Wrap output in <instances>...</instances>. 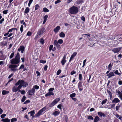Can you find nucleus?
Returning <instances> with one entry per match:
<instances>
[{
  "label": "nucleus",
  "instance_id": "1",
  "mask_svg": "<svg viewBox=\"0 0 122 122\" xmlns=\"http://www.w3.org/2000/svg\"><path fill=\"white\" fill-rule=\"evenodd\" d=\"M28 85V83L25 81L23 80H20L15 84L16 86H18V87L21 89L22 86L26 87Z\"/></svg>",
  "mask_w": 122,
  "mask_h": 122
},
{
  "label": "nucleus",
  "instance_id": "2",
  "mask_svg": "<svg viewBox=\"0 0 122 122\" xmlns=\"http://www.w3.org/2000/svg\"><path fill=\"white\" fill-rule=\"evenodd\" d=\"M20 58L19 53H17L15 58L11 60L10 62L13 64H17L20 62Z\"/></svg>",
  "mask_w": 122,
  "mask_h": 122
},
{
  "label": "nucleus",
  "instance_id": "3",
  "mask_svg": "<svg viewBox=\"0 0 122 122\" xmlns=\"http://www.w3.org/2000/svg\"><path fill=\"white\" fill-rule=\"evenodd\" d=\"M78 11V8L75 6H72L69 9V13L71 14H76Z\"/></svg>",
  "mask_w": 122,
  "mask_h": 122
},
{
  "label": "nucleus",
  "instance_id": "4",
  "mask_svg": "<svg viewBox=\"0 0 122 122\" xmlns=\"http://www.w3.org/2000/svg\"><path fill=\"white\" fill-rule=\"evenodd\" d=\"M45 30V29L44 28H42L40 30H38L36 38H39L41 37L44 32Z\"/></svg>",
  "mask_w": 122,
  "mask_h": 122
},
{
  "label": "nucleus",
  "instance_id": "5",
  "mask_svg": "<svg viewBox=\"0 0 122 122\" xmlns=\"http://www.w3.org/2000/svg\"><path fill=\"white\" fill-rule=\"evenodd\" d=\"M18 66L15 65H10L9 66V68L11 70L15 72L17 70V67Z\"/></svg>",
  "mask_w": 122,
  "mask_h": 122
},
{
  "label": "nucleus",
  "instance_id": "6",
  "mask_svg": "<svg viewBox=\"0 0 122 122\" xmlns=\"http://www.w3.org/2000/svg\"><path fill=\"white\" fill-rule=\"evenodd\" d=\"M46 109V107H44L40 111H39L38 113L36 115V117H38L42 114V113Z\"/></svg>",
  "mask_w": 122,
  "mask_h": 122
},
{
  "label": "nucleus",
  "instance_id": "7",
  "mask_svg": "<svg viewBox=\"0 0 122 122\" xmlns=\"http://www.w3.org/2000/svg\"><path fill=\"white\" fill-rule=\"evenodd\" d=\"M122 49V47L114 48L112 50V51L114 53H116L118 52Z\"/></svg>",
  "mask_w": 122,
  "mask_h": 122
},
{
  "label": "nucleus",
  "instance_id": "8",
  "mask_svg": "<svg viewBox=\"0 0 122 122\" xmlns=\"http://www.w3.org/2000/svg\"><path fill=\"white\" fill-rule=\"evenodd\" d=\"M78 87L79 90L80 91H82L83 89V87L82 86V82H79L78 84Z\"/></svg>",
  "mask_w": 122,
  "mask_h": 122
},
{
  "label": "nucleus",
  "instance_id": "9",
  "mask_svg": "<svg viewBox=\"0 0 122 122\" xmlns=\"http://www.w3.org/2000/svg\"><path fill=\"white\" fill-rule=\"evenodd\" d=\"M35 92V90L32 88L31 89L28 91V93L29 95H32L34 94Z\"/></svg>",
  "mask_w": 122,
  "mask_h": 122
},
{
  "label": "nucleus",
  "instance_id": "10",
  "mask_svg": "<svg viewBox=\"0 0 122 122\" xmlns=\"http://www.w3.org/2000/svg\"><path fill=\"white\" fill-rule=\"evenodd\" d=\"M66 55H64L62 60L61 61V63L62 65H64L66 62Z\"/></svg>",
  "mask_w": 122,
  "mask_h": 122
},
{
  "label": "nucleus",
  "instance_id": "11",
  "mask_svg": "<svg viewBox=\"0 0 122 122\" xmlns=\"http://www.w3.org/2000/svg\"><path fill=\"white\" fill-rule=\"evenodd\" d=\"M20 89V88L18 87V86L17 87L15 86L13 87L12 90L13 92H17L18 90L19 91Z\"/></svg>",
  "mask_w": 122,
  "mask_h": 122
},
{
  "label": "nucleus",
  "instance_id": "12",
  "mask_svg": "<svg viewBox=\"0 0 122 122\" xmlns=\"http://www.w3.org/2000/svg\"><path fill=\"white\" fill-rule=\"evenodd\" d=\"M77 54V52H75L73 53L71 56L69 62L71 61L76 56Z\"/></svg>",
  "mask_w": 122,
  "mask_h": 122
},
{
  "label": "nucleus",
  "instance_id": "13",
  "mask_svg": "<svg viewBox=\"0 0 122 122\" xmlns=\"http://www.w3.org/2000/svg\"><path fill=\"white\" fill-rule=\"evenodd\" d=\"M35 113V112L34 111H32L30 112H29L28 113V114L29 115V114H30V117H32V118H33L34 117V115Z\"/></svg>",
  "mask_w": 122,
  "mask_h": 122
},
{
  "label": "nucleus",
  "instance_id": "14",
  "mask_svg": "<svg viewBox=\"0 0 122 122\" xmlns=\"http://www.w3.org/2000/svg\"><path fill=\"white\" fill-rule=\"evenodd\" d=\"M61 29L60 27L59 26H57L54 29V32L56 33H57Z\"/></svg>",
  "mask_w": 122,
  "mask_h": 122
},
{
  "label": "nucleus",
  "instance_id": "15",
  "mask_svg": "<svg viewBox=\"0 0 122 122\" xmlns=\"http://www.w3.org/2000/svg\"><path fill=\"white\" fill-rule=\"evenodd\" d=\"M120 102L119 99L117 98H115L112 101V103H117Z\"/></svg>",
  "mask_w": 122,
  "mask_h": 122
},
{
  "label": "nucleus",
  "instance_id": "16",
  "mask_svg": "<svg viewBox=\"0 0 122 122\" xmlns=\"http://www.w3.org/2000/svg\"><path fill=\"white\" fill-rule=\"evenodd\" d=\"M97 114L99 116L101 117H102V116H103V117H105L106 116L105 115L104 113L101 112H98Z\"/></svg>",
  "mask_w": 122,
  "mask_h": 122
},
{
  "label": "nucleus",
  "instance_id": "17",
  "mask_svg": "<svg viewBox=\"0 0 122 122\" xmlns=\"http://www.w3.org/2000/svg\"><path fill=\"white\" fill-rule=\"evenodd\" d=\"M60 113V112L59 111H56L53 112V115H54L55 117H56L58 116Z\"/></svg>",
  "mask_w": 122,
  "mask_h": 122
},
{
  "label": "nucleus",
  "instance_id": "18",
  "mask_svg": "<svg viewBox=\"0 0 122 122\" xmlns=\"http://www.w3.org/2000/svg\"><path fill=\"white\" fill-rule=\"evenodd\" d=\"M114 76V73L112 72H111L109 73L107 75L108 76V78H110L111 77Z\"/></svg>",
  "mask_w": 122,
  "mask_h": 122
},
{
  "label": "nucleus",
  "instance_id": "19",
  "mask_svg": "<svg viewBox=\"0 0 122 122\" xmlns=\"http://www.w3.org/2000/svg\"><path fill=\"white\" fill-rule=\"evenodd\" d=\"M54 95V93L52 92H49L47 93L45 95V96L46 97H47L51 95Z\"/></svg>",
  "mask_w": 122,
  "mask_h": 122
},
{
  "label": "nucleus",
  "instance_id": "20",
  "mask_svg": "<svg viewBox=\"0 0 122 122\" xmlns=\"http://www.w3.org/2000/svg\"><path fill=\"white\" fill-rule=\"evenodd\" d=\"M48 17V16L47 15H46L44 16V21L43 23V24H44L45 23Z\"/></svg>",
  "mask_w": 122,
  "mask_h": 122
},
{
  "label": "nucleus",
  "instance_id": "21",
  "mask_svg": "<svg viewBox=\"0 0 122 122\" xmlns=\"http://www.w3.org/2000/svg\"><path fill=\"white\" fill-rule=\"evenodd\" d=\"M100 119L97 116H96L94 120V122H98Z\"/></svg>",
  "mask_w": 122,
  "mask_h": 122
},
{
  "label": "nucleus",
  "instance_id": "22",
  "mask_svg": "<svg viewBox=\"0 0 122 122\" xmlns=\"http://www.w3.org/2000/svg\"><path fill=\"white\" fill-rule=\"evenodd\" d=\"M25 48L23 46H20L19 48L18 49V51H21L24 50Z\"/></svg>",
  "mask_w": 122,
  "mask_h": 122
},
{
  "label": "nucleus",
  "instance_id": "23",
  "mask_svg": "<svg viewBox=\"0 0 122 122\" xmlns=\"http://www.w3.org/2000/svg\"><path fill=\"white\" fill-rule=\"evenodd\" d=\"M56 103V102L53 101L49 105V107H53L55 105Z\"/></svg>",
  "mask_w": 122,
  "mask_h": 122
},
{
  "label": "nucleus",
  "instance_id": "24",
  "mask_svg": "<svg viewBox=\"0 0 122 122\" xmlns=\"http://www.w3.org/2000/svg\"><path fill=\"white\" fill-rule=\"evenodd\" d=\"M1 121H3L4 122H10V120L8 118H6L1 120Z\"/></svg>",
  "mask_w": 122,
  "mask_h": 122
},
{
  "label": "nucleus",
  "instance_id": "25",
  "mask_svg": "<svg viewBox=\"0 0 122 122\" xmlns=\"http://www.w3.org/2000/svg\"><path fill=\"white\" fill-rule=\"evenodd\" d=\"M115 115L116 116V117L117 118H118L120 120H122V116H120L119 115L117 114H115Z\"/></svg>",
  "mask_w": 122,
  "mask_h": 122
},
{
  "label": "nucleus",
  "instance_id": "26",
  "mask_svg": "<svg viewBox=\"0 0 122 122\" xmlns=\"http://www.w3.org/2000/svg\"><path fill=\"white\" fill-rule=\"evenodd\" d=\"M115 115L116 116V117L117 118H118L120 120H122V116H120L119 115L117 114H115Z\"/></svg>",
  "mask_w": 122,
  "mask_h": 122
},
{
  "label": "nucleus",
  "instance_id": "27",
  "mask_svg": "<svg viewBox=\"0 0 122 122\" xmlns=\"http://www.w3.org/2000/svg\"><path fill=\"white\" fill-rule=\"evenodd\" d=\"M115 115L116 116V117L117 118H118L120 120H122V116H120L119 115L117 114H115Z\"/></svg>",
  "mask_w": 122,
  "mask_h": 122
},
{
  "label": "nucleus",
  "instance_id": "28",
  "mask_svg": "<svg viewBox=\"0 0 122 122\" xmlns=\"http://www.w3.org/2000/svg\"><path fill=\"white\" fill-rule=\"evenodd\" d=\"M59 36L61 37H64L65 36V34L63 32H61L60 33Z\"/></svg>",
  "mask_w": 122,
  "mask_h": 122
},
{
  "label": "nucleus",
  "instance_id": "29",
  "mask_svg": "<svg viewBox=\"0 0 122 122\" xmlns=\"http://www.w3.org/2000/svg\"><path fill=\"white\" fill-rule=\"evenodd\" d=\"M30 11V9L29 8L27 7L25 9L24 13L25 14L27 13H28Z\"/></svg>",
  "mask_w": 122,
  "mask_h": 122
},
{
  "label": "nucleus",
  "instance_id": "30",
  "mask_svg": "<svg viewBox=\"0 0 122 122\" xmlns=\"http://www.w3.org/2000/svg\"><path fill=\"white\" fill-rule=\"evenodd\" d=\"M9 93L8 91H7L5 90H3L2 91V93L3 95H5L6 94L8 93Z\"/></svg>",
  "mask_w": 122,
  "mask_h": 122
},
{
  "label": "nucleus",
  "instance_id": "31",
  "mask_svg": "<svg viewBox=\"0 0 122 122\" xmlns=\"http://www.w3.org/2000/svg\"><path fill=\"white\" fill-rule=\"evenodd\" d=\"M43 11L45 12H48L49 11V10L46 7L43 8Z\"/></svg>",
  "mask_w": 122,
  "mask_h": 122
},
{
  "label": "nucleus",
  "instance_id": "32",
  "mask_svg": "<svg viewBox=\"0 0 122 122\" xmlns=\"http://www.w3.org/2000/svg\"><path fill=\"white\" fill-rule=\"evenodd\" d=\"M39 86H38L37 85H35L32 88H33L34 89H36L37 90L39 88Z\"/></svg>",
  "mask_w": 122,
  "mask_h": 122
},
{
  "label": "nucleus",
  "instance_id": "33",
  "mask_svg": "<svg viewBox=\"0 0 122 122\" xmlns=\"http://www.w3.org/2000/svg\"><path fill=\"white\" fill-rule=\"evenodd\" d=\"M5 43L4 44V42H2L0 43V44L1 45H3L4 46H7V42L6 41H5Z\"/></svg>",
  "mask_w": 122,
  "mask_h": 122
},
{
  "label": "nucleus",
  "instance_id": "34",
  "mask_svg": "<svg viewBox=\"0 0 122 122\" xmlns=\"http://www.w3.org/2000/svg\"><path fill=\"white\" fill-rule=\"evenodd\" d=\"M17 121V119L16 118H12L11 120V122H16Z\"/></svg>",
  "mask_w": 122,
  "mask_h": 122
},
{
  "label": "nucleus",
  "instance_id": "35",
  "mask_svg": "<svg viewBox=\"0 0 122 122\" xmlns=\"http://www.w3.org/2000/svg\"><path fill=\"white\" fill-rule=\"evenodd\" d=\"M40 42L41 44H43L44 43V40L43 38H41L40 40Z\"/></svg>",
  "mask_w": 122,
  "mask_h": 122
},
{
  "label": "nucleus",
  "instance_id": "36",
  "mask_svg": "<svg viewBox=\"0 0 122 122\" xmlns=\"http://www.w3.org/2000/svg\"><path fill=\"white\" fill-rule=\"evenodd\" d=\"M107 92L109 94L110 98H111L112 97V94L111 92L109 90H107Z\"/></svg>",
  "mask_w": 122,
  "mask_h": 122
},
{
  "label": "nucleus",
  "instance_id": "37",
  "mask_svg": "<svg viewBox=\"0 0 122 122\" xmlns=\"http://www.w3.org/2000/svg\"><path fill=\"white\" fill-rule=\"evenodd\" d=\"M63 42V40L61 39H59L57 41L58 44H62Z\"/></svg>",
  "mask_w": 122,
  "mask_h": 122
},
{
  "label": "nucleus",
  "instance_id": "38",
  "mask_svg": "<svg viewBox=\"0 0 122 122\" xmlns=\"http://www.w3.org/2000/svg\"><path fill=\"white\" fill-rule=\"evenodd\" d=\"M76 94L75 93H73L70 95V97L71 98L75 97Z\"/></svg>",
  "mask_w": 122,
  "mask_h": 122
},
{
  "label": "nucleus",
  "instance_id": "39",
  "mask_svg": "<svg viewBox=\"0 0 122 122\" xmlns=\"http://www.w3.org/2000/svg\"><path fill=\"white\" fill-rule=\"evenodd\" d=\"M18 92H20L22 94H25V90H22L21 91L20 90H19L18 91Z\"/></svg>",
  "mask_w": 122,
  "mask_h": 122
},
{
  "label": "nucleus",
  "instance_id": "40",
  "mask_svg": "<svg viewBox=\"0 0 122 122\" xmlns=\"http://www.w3.org/2000/svg\"><path fill=\"white\" fill-rule=\"evenodd\" d=\"M60 100V98H58L55 99L53 101L56 102V103L58 102Z\"/></svg>",
  "mask_w": 122,
  "mask_h": 122
},
{
  "label": "nucleus",
  "instance_id": "41",
  "mask_svg": "<svg viewBox=\"0 0 122 122\" xmlns=\"http://www.w3.org/2000/svg\"><path fill=\"white\" fill-rule=\"evenodd\" d=\"M25 96H23L21 100V102H24L25 100Z\"/></svg>",
  "mask_w": 122,
  "mask_h": 122
},
{
  "label": "nucleus",
  "instance_id": "42",
  "mask_svg": "<svg viewBox=\"0 0 122 122\" xmlns=\"http://www.w3.org/2000/svg\"><path fill=\"white\" fill-rule=\"evenodd\" d=\"M107 101V99L103 100L101 103L103 105Z\"/></svg>",
  "mask_w": 122,
  "mask_h": 122
},
{
  "label": "nucleus",
  "instance_id": "43",
  "mask_svg": "<svg viewBox=\"0 0 122 122\" xmlns=\"http://www.w3.org/2000/svg\"><path fill=\"white\" fill-rule=\"evenodd\" d=\"M61 70H58L56 72V75H59L61 73Z\"/></svg>",
  "mask_w": 122,
  "mask_h": 122
},
{
  "label": "nucleus",
  "instance_id": "44",
  "mask_svg": "<svg viewBox=\"0 0 122 122\" xmlns=\"http://www.w3.org/2000/svg\"><path fill=\"white\" fill-rule=\"evenodd\" d=\"M79 80L80 81H81L82 79V75L81 74H79Z\"/></svg>",
  "mask_w": 122,
  "mask_h": 122
},
{
  "label": "nucleus",
  "instance_id": "45",
  "mask_svg": "<svg viewBox=\"0 0 122 122\" xmlns=\"http://www.w3.org/2000/svg\"><path fill=\"white\" fill-rule=\"evenodd\" d=\"M14 54V52H12L10 55V56L9 57V58L10 59H11L13 57Z\"/></svg>",
  "mask_w": 122,
  "mask_h": 122
},
{
  "label": "nucleus",
  "instance_id": "46",
  "mask_svg": "<svg viewBox=\"0 0 122 122\" xmlns=\"http://www.w3.org/2000/svg\"><path fill=\"white\" fill-rule=\"evenodd\" d=\"M54 90V88H51L48 90V91L49 92H52Z\"/></svg>",
  "mask_w": 122,
  "mask_h": 122
},
{
  "label": "nucleus",
  "instance_id": "47",
  "mask_svg": "<svg viewBox=\"0 0 122 122\" xmlns=\"http://www.w3.org/2000/svg\"><path fill=\"white\" fill-rule=\"evenodd\" d=\"M23 25H22L20 28V30L21 33H22L23 31Z\"/></svg>",
  "mask_w": 122,
  "mask_h": 122
},
{
  "label": "nucleus",
  "instance_id": "48",
  "mask_svg": "<svg viewBox=\"0 0 122 122\" xmlns=\"http://www.w3.org/2000/svg\"><path fill=\"white\" fill-rule=\"evenodd\" d=\"M54 44L55 46H56L58 44V43L57 42L56 40H55L54 41Z\"/></svg>",
  "mask_w": 122,
  "mask_h": 122
},
{
  "label": "nucleus",
  "instance_id": "49",
  "mask_svg": "<svg viewBox=\"0 0 122 122\" xmlns=\"http://www.w3.org/2000/svg\"><path fill=\"white\" fill-rule=\"evenodd\" d=\"M112 67V66L111 64L110 63L109 64L108 66V68L109 70H110Z\"/></svg>",
  "mask_w": 122,
  "mask_h": 122
},
{
  "label": "nucleus",
  "instance_id": "50",
  "mask_svg": "<svg viewBox=\"0 0 122 122\" xmlns=\"http://www.w3.org/2000/svg\"><path fill=\"white\" fill-rule=\"evenodd\" d=\"M40 62L41 63L45 64L46 62V61L45 60H41L40 61Z\"/></svg>",
  "mask_w": 122,
  "mask_h": 122
},
{
  "label": "nucleus",
  "instance_id": "51",
  "mask_svg": "<svg viewBox=\"0 0 122 122\" xmlns=\"http://www.w3.org/2000/svg\"><path fill=\"white\" fill-rule=\"evenodd\" d=\"M39 8V6L38 4H36L35 5V10H36Z\"/></svg>",
  "mask_w": 122,
  "mask_h": 122
},
{
  "label": "nucleus",
  "instance_id": "52",
  "mask_svg": "<svg viewBox=\"0 0 122 122\" xmlns=\"http://www.w3.org/2000/svg\"><path fill=\"white\" fill-rule=\"evenodd\" d=\"M61 2V1L60 0H57L55 1V4H56L58 3H59Z\"/></svg>",
  "mask_w": 122,
  "mask_h": 122
},
{
  "label": "nucleus",
  "instance_id": "53",
  "mask_svg": "<svg viewBox=\"0 0 122 122\" xmlns=\"http://www.w3.org/2000/svg\"><path fill=\"white\" fill-rule=\"evenodd\" d=\"M82 35L84 37H87V38H86V39L87 40L89 39V38L87 37V34H83Z\"/></svg>",
  "mask_w": 122,
  "mask_h": 122
},
{
  "label": "nucleus",
  "instance_id": "54",
  "mask_svg": "<svg viewBox=\"0 0 122 122\" xmlns=\"http://www.w3.org/2000/svg\"><path fill=\"white\" fill-rule=\"evenodd\" d=\"M88 119H91L92 120H93V118L91 116H88Z\"/></svg>",
  "mask_w": 122,
  "mask_h": 122
},
{
  "label": "nucleus",
  "instance_id": "55",
  "mask_svg": "<svg viewBox=\"0 0 122 122\" xmlns=\"http://www.w3.org/2000/svg\"><path fill=\"white\" fill-rule=\"evenodd\" d=\"M31 33L30 32V31H28V32L27 34V36H31Z\"/></svg>",
  "mask_w": 122,
  "mask_h": 122
},
{
  "label": "nucleus",
  "instance_id": "56",
  "mask_svg": "<svg viewBox=\"0 0 122 122\" xmlns=\"http://www.w3.org/2000/svg\"><path fill=\"white\" fill-rule=\"evenodd\" d=\"M56 46L57 48L59 50H60L61 48V46L59 44H58Z\"/></svg>",
  "mask_w": 122,
  "mask_h": 122
},
{
  "label": "nucleus",
  "instance_id": "57",
  "mask_svg": "<svg viewBox=\"0 0 122 122\" xmlns=\"http://www.w3.org/2000/svg\"><path fill=\"white\" fill-rule=\"evenodd\" d=\"M6 116V115L5 114H3L1 115L0 117L1 118H3Z\"/></svg>",
  "mask_w": 122,
  "mask_h": 122
},
{
  "label": "nucleus",
  "instance_id": "58",
  "mask_svg": "<svg viewBox=\"0 0 122 122\" xmlns=\"http://www.w3.org/2000/svg\"><path fill=\"white\" fill-rule=\"evenodd\" d=\"M53 47V46L52 45H51L49 47V50L51 51Z\"/></svg>",
  "mask_w": 122,
  "mask_h": 122
},
{
  "label": "nucleus",
  "instance_id": "59",
  "mask_svg": "<svg viewBox=\"0 0 122 122\" xmlns=\"http://www.w3.org/2000/svg\"><path fill=\"white\" fill-rule=\"evenodd\" d=\"M61 107L62 106L61 104H59L57 106V107L58 108H59L60 109H61Z\"/></svg>",
  "mask_w": 122,
  "mask_h": 122
},
{
  "label": "nucleus",
  "instance_id": "60",
  "mask_svg": "<svg viewBox=\"0 0 122 122\" xmlns=\"http://www.w3.org/2000/svg\"><path fill=\"white\" fill-rule=\"evenodd\" d=\"M76 73V71H71V75H72Z\"/></svg>",
  "mask_w": 122,
  "mask_h": 122
},
{
  "label": "nucleus",
  "instance_id": "61",
  "mask_svg": "<svg viewBox=\"0 0 122 122\" xmlns=\"http://www.w3.org/2000/svg\"><path fill=\"white\" fill-rule=\"evenodd\" d=\"M30 102V101L29 100H26V101H25L24 103V104H25L26 103H29Z\"/></svg>",
  "mask_w": 122,
  "mask_h": 122
},
{
  "label": "nucleus",
  "instance_id": "62",
  "mask_svg": "<svg viewBox=\"0 0 122 122\" xmlns=\"http://www.w3.org/2000/svg\"><path fill=\"white\" fill-rule=\"evenodd\" d=\"M8 11V10H5L3 11V14H6L7 13Z\"/></svg>",
  "mask_w": 122,
  "mask_h": 122
},
{
  "label": "nucleus",
  "instance_id": "63",
  "mask_svg": "<svg viewBox=\"0 0 122 122\" xmlns=\"http://www.w3.org/2000/svg\"><path fill=\"white\" fill-rule=\"evenodd\" d=\"M24 65L22 64L20 66L19 68V69H20L22 68H24Z\"/></svg>",
  "mask_w": 122,
  "mask_h": 122
},
{
  "label": "nucleus",
  "instance_id": "64",
  "mask_svg": "<svg viewBox=\"0 0 122 122\" xmlns=\"http://www.w3.org/2000/svg\"><path fill=\"white\" fill-rule=\"evenodd\" d=\"M4 21V18H2L0 20V24H1Z\"/></svg>",
  "mask_w": 122,
  "mask_h": 122
}]
</instances>
